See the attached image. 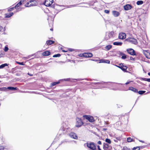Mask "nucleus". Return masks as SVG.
<instances>
[{"label": "nucleus", "instance_id": "1", "mask_svg": "<svg viewBox=\"0 0 150 150\" xmlns=\"http://www.w3.org/2000/svg\"><path fill=\"white\" fill-rule=\"evenodd\" d=\"M86 145L91 150H96V147L95 144L93 142H88L84 144V146Z\"/></svg>", "mask_w": 150, "mask_h": 150}, {"label": "nucleus", "instance_id": "2", "mask_svg": "<svg viewBox=\"0 0 150 150\" xmlns=\"http://www.w3.org/2000/svg\"><path fill=\"white\" fill-rule=\"evenodd\" d=\"M70 130L69 127L66 125V123H63L60 130L63 131V133H65L69 131Z\"/></svg>", "mask_w": 150, "mask_h": 150}, {"label": "nucleus", "instance_id": "3", "mask_svg": "<svg viewBox=\"0 0 150 150\" xmlns=\"http://www.w3.org/2000/svg\"><path fill=\"white\" fill-rule=\"evenodd\" d=\"M113 34L114 32L112 31L106 32L104 39L106 40H108L110 38L112 37Z\"/></svg>", "mask_w": 150, "mask_h": 150}, {"label": "nucleus", "instance_id": "4", "mask_svg": "<svg viewBox=\"0 0 150 150\" xmlns=\"http://www.w3.org/2000/svg\"><path fill=\"white\" fill-rule=\"evenodd\" d=\"M30 2L31 3V4H30V3L28 2L25 4V6L26 7H29L31 6H35L37 4V3L35 0H30Z\"/></svg>", "mask_w": 150, "mask_h": 150}, {"label": "nucleus", "instance_id": "5", "mask_svg": "<svg viewBox=\"0 0 150 150\" xmlns=\"http://www.w3.org/2000/svg\"><path fill=\"white\" fill-rule=\"evenodd\" d=\"M125 41L128 42L132 44H133L134 45H136L137 43V40L134 38H128L126 39L125 40Z\"/></svg>", "mask_w": 150, "mask_h": 150}, {"label": "nucleus", "instance_id": "6", "mask_svg": "<svg viewBox=\"0 0 150 150\" xmlns=\"http://www.w3.org/2000/svg\"><path fill=\"white\" fill-rule=\"evenodd\" d=\"M76 127H81L83 124V122L81 119L80 118L77 117L76 118Z\"/></svg>", "mask_w": 150, "mask_h": 150}, {"label": "nucleus", "instance_id": "7", "mask_svg": "<svg viewBox=\"0 0 150 150\" xmlns=\"http://www.w3.org/2000/svg\"><path fill=\"white\" fill-rule=\"evenodd\" d=\"M8 89L9 90H17V88L16 87H8L7 88H0V91H6Z\"/></svg>", "mask_w": 150, "mask_h": 150}, {"label": "nucleus", "instance_id": "8", "mask_svg": "<svg viewBox=\"0 0 150 150\" xmlns=\"http://www.w3.org/2000/svg\"><path fill=\"white\" fill-rule=\"evenodd\" d=\"M118 67L121 69L124 72H128V71L126 70L127 68V67L125 66L121 65V64H120V66H117Z\"/></svg>", "mask_w": 150, "mask_h": 150}, {"label": "nucleus", "instance_id": "9", "mask_svg": "<svg viewBox=\"0 0 150 150\" xmlns=\"http://www.w3.org/2000/svg\"><path fill=\"white\" fill-rule=\"evenodd\" d=\"M126 34L125 33L121 32L119 33V38L120 39L123 40L125 38Z\"/></svg>", "mask_w": 150, "mask_h": 150}, {"label": "nucleus", "instance_id": "10", "mask_svg": "<svg viewBox=\"0 0 150 150\" xmlns=\"http://www.w3.org/2000/svg\"><path fill=\"white\" fill-rule=\"evenodd\" d=\"M127 51L128 53L131 55H134L136 54L135 51L132 49H127Z\"/></svg>", "mask_w": 150, "mask_h": 150}, {"label": "nucleus", "instance_id": "11", "mask_svg": "<svg viewBox=\"0 0 150 150\" xmlns=\"http://www.w3.org/2000/svg\"><path fill=\"white\" fill-rule=\"evenodd\" d=\"M132 8V6L129 4H127L124 6V9L125 11H127L130 10Z\"/></svg>", "mask_w": 150, "mask_h": 150}, {"label": "nucleus", "instance_id": "12", "mask_svg": "<svg viewBox=\"0 0 150 150\" xmlns=\"http://www.w3.org/2000/svg\"><path fill=\"white\" fill-rule=\"evenodd\" d=\"M69 136L71 138L75 139H77L78 137L76 134L74 132H71L69 134Z\"/></svg>", "mask_w": 150, "mask_h": 150}, {"label": "nucleus", "instance_id": "13", "mask_svg": "<svg viewBox=\"0 0 150 150\" xmlns=\"http://www.w3.org/2000/svg\"><path fill=\"white\" fill-rule=\"evenodd\" d=\"M85 116L86 119L89 122H93L94 121V119L93 117L88 115H86Z\"/></svg>", "mask_w": 150, "mask_h": 150}, {"label": "nucleus", "instance_id": "14", "mask_svg": "<svg viewBox=\"0 0 150 150\" xmlns=\"http://www.w3.org/2000/svg\"><path fill=\"white\" fill-rule=\"evenodd\" d=\"M24 0H21V1H20L19 2H18L14 7V8L16 9H20V10H18V11H21V9L20 8H18L22 4V1H23Z\"/></svg>", "mask_w": 150, "mask_h": 150}, {"label": "nucleus", "instance_id": "15", "mask_svg": "<svg viewBox=\"0 0 150 150\" xmlns=\"http://www.w3.org/2000/svg\"><path fill=\"white\" fill-rule=\"evenodd\" d=\"M52 4L49 0H46L44 3L45 5L47 6H50Z\"/></svg>", "mask_w": 150, "mask_h": 150}, {"label": "nucleus", "instance_id": "16", "mask_svg": "<svg viewBox=\"0 0 150 150\" xmlns=\"http://www.w3.org/2000/svg\"><path fill=\"white\" fill-rule=\"evenodd\" d=\"M99 63H103L110 64V62L109 60L105 59H101L99 60Z\"/></svg>", "mask_w": 150, "mask_h": 150}, {"label": "nucleus", "instance_id": "17", "mask_svg": "<svg viewBox=\"0 0 150 150\" xmlns=\"http://www.w3.org/2000/svg\"><path fill=\"white\" fill-rule=\"evenodd\" d=\"M75 80L77 81H81L82 80V79H71L70 78H68L66 79H62V80L63 81H72V80Z\"/></svg>", "mask_w": 150, "mask_h": 150}, {"label": "nucleus", "instance_id": "18", "mask_svg": "<svg viewBox=\"0 0 150 150\" xmlns=\"http://www.w3.org/2000/svg\"><path fill=\"white\" fill-rule=\"evenodd\" d=\"M50 54V53L49 51H46L43 52L42 55L43 56H48Z\"/></svg>", "mask_w": 150, "mask_h": 150}, {"label": "nucleus", "instance_id": "19", "mask_svg": "<svg viewBox=\"0 0 150 150\" xmlns=\"http://www.w3.org/2000/svg\"><path fill=\"white\" fill-rule=\"evenodd\" d=\"M129 90L132 91L135 93H138V90L137 89L132 87H129Z\"/></svg>", "mask_w": 150, "mask_h": 150}, {"label": "nucleus", "instance_id": "20", "mask_svg": "<svg viewBox=\"0 0 150 150\" xmlns=\"http://www.w3.org/2000/svg\"><path fill=\"white\" fill-rule=\"evenodd\" d=\"M109 147V145L108 144L105 143H103V148L104 150H107L108 149Z\"/></svg>", "mask_w": 150, "mask_h": 150}, {"label": "nucleus", "instance_id": "21", "mask_svg": "<svg viewBox=\"0 0 150 150\" xmlns=\"http://www.w3.org/2000/svg\"><path fill=\"white\" fill-rule=\"evenodd\" d=\"M112 14L113 16L115 17L118 16L120 15V13L119 12L115 11H112Z\"/></svg>", "mask_w": 150, "mask_h": 150}, {"label": "nucleus", "instance_id": "22", "mask_svg": "<svg viewBox=\"0 0 150 150\" xmlns=\"http://www.w3.org/2000/svg\"><path fill=\"white\" fill-rule=\"evenodd\" d=\"M13 15V12L10 13L8 14H6L5 17L6 18H9L12 16Z\"/></svg>", "mask_w": 150, "mask_h": 150}, {"label": "nucleus", "instance_id": "23", "mask_svg": "<svg viewBox=\"0 0 150 150\" xmlns=\"http://www.w3.org/2000/svg\"><path fill=\"white\" fill-rule=\"evenodd\" d=\"M54 42V41L52 40H47L46 41V44L47 45H51Z\"/></svg>", "mask_w": 150, "mask_h": 150}, {"label": "nucleus", "instance_id": "24", "mask_svg": "<svg viewBox=\"0 0 150 150\" xmlns=\"http://www.w3.org/2000/svg\"><path fill=\"white\" fill-rule=\"evenodd\" d=\"M112 46L109 45L106 46L105 47V50H109L112 48Z\"/></svg>", "mask_w": 150, "mask_h": 150}, {"label": "nucleus", "instance_id": "25", "mask_svg": "<svg viewBox=\"0 0 150 150\" xmlns=\"http://www.w3.org/2000/svg\"><path fill=\"white\" fill-rule=\"evenodd\" d=\"M122 44V42H114L113 43V44L115 45L121 46Z\"/></svg>", "mask_w": 150, "mask_h": 150}, {"label": "nucleus", "instance_id": "26", "mask_svg": "<svg viewBox=\"0 0 150 150\" xmlns=\"http://www.w3.org/2000/svg\"><path fill=\"white\" fill-rule=\"evenodd\" d=\"M120 55H122L121 57V58L123 59H125L126 58V56L125 54H124L122 53H120Z\"/></svg>", "mask_w": 150, "mask_h": 150}, {"label": "nucleus", "instance_id": "27", "mask_svg": "<svg viewBox=\"0 0 150 150\" xmlns=\"http://www.w3.org/2000/svg\"><path fill=\"white\" fill-rule=\"evenodd\" d=\"M8 64L6 63L4 64H1L0 66V69H2L4 67H5L7 66Z\"/></svg>", "mask_w": 150, "mask_h": 150}, {"label": "nucleus", "instance_id": "28", "mask_svg": "<svg viewBox=\"0 0 150 150\" xmlns=\"http://www.w3.org/2000/svg\"><path fill=\"white\" fill-rule=\"evenodd\" d=\"M127 141L128 142H131L132 141H134L133 139H132L130 137H129L127 138Z\"/></svg>", "mask_w": 150, "mask_h": 150}, {"label": "nucleus", "instance_id": "29", "mask_svg": "<svg viewBox=\"0 0 150 150\" xmlns=\"http://www.w3.org/2000/svg\"><path fill=\"white\" fill-rule=\"evenodd\" d=\"M143 2L142 1H138L137 2V4L138 5H140L142 4Z\"/></svg>", "mask_w": 150, "mask_h": 150}, {"label": "nucleus", "instance_id": "30", "mask_svg": "<svg viewBox=\"0 0 150 150\" xmlns=\"http://www.w3.org/2000/svg\"><path fill=\"white\" fill-rule=\"evenodd\" d=\"M94 83L95 84H97L98 85H104L105 83H104V82H98V83Z\"/></svg>", "mask_w": 150, "mask_h": 150}, {"label": "nucleus", "instance_id": "31", "mask_svg": "<svg viewBox=\"0 0 150 150\" xmlns=\"http://www.w3.org/2000/svg\"><path fill=\"white\" fill-rule=\"evenodd\" d=\"M145 91H139L138 92L139 93V94L140 95L143 94L145 92Z\"/></svg>", "mask_w": 150, "mask_h": 150}, {"label": "nucleus", "instance_id": "32", "mask_svg": "<svg viewBox=\"0 0 150 150\" xmlns=\"http://www.w3.org/2000/svg\"><path fill=\"white\" fill-rule=\"evenodd\" d=\"M105 141L106 142H107L109 144H110L111 143V141L110 139H108V138H107L105 139Z\"/></svg>", "mask_w": 150, "mask_h": 150}, {"label": "nucleus", "instance_id": "33", "mask_svg": "<svg viewBox=\"0 0 150 150\" xmlns=\"http://www.w3.org/2000/svg\"><path fill=\"white\" fill-rule=\"evenodd\" d=\"M140 148L139 146L134 147L133 148L132 150H139Z\"/></svg>", "mask_w": 150, "mask_h": 150}, {"label": "nucleus", "instance_id": "34", "mask_svg": "<svg viewBox=\"0 0 150 150\" xmlns=\"http://www.w3.org/2000/svg\"><path fill=\"white\" fill-rule=\"evenodd\" d=\"M8 50V48L7 46H5L4 48V50L5 52H7Z\"/></svg>", "mask_w": 150, "mask_h": 150}, {"label": "nucleus", "instance_id": "35", "mask_svg": "<svg viewBox=\"0 0 150 150\" xmlns=\"http://www.w3.org/2000/svg\"><path fill=\"white\" fill-rule=\"evenodd\" d=\"M61 56V55L60 54H56L53 56V57H59Z\"/></svg>", "mask_w": 150, "mask_h": 150}, {"label": "nucleus", "instance_id": "36", "mask_svg": "<svg viewBox=\"0 0 150 150\" xmlns=\"http://www.w3.org/2000/svg\"><path fill=\"white\" fill-rule=\"evenodd\" d=\"M16 62L17 64H19L20 65H25V64H24V63L23 62Z\"/></svg>", "mask_w": 150, "mask_h": 150}, {"label": "nucleus", "instance_id": "37", "mask_svg": "<svg viewBox=\"0 0 150 150\" xmlns=\"http://www.w3.org/2000/svg\"><path fill=\"white\" fill-rule=\"evenodd\" d=\"M14 7H12L11 8H9L8 9V11L9 12L13 10L14 9Z\"/></svg>", "mask_w": 150, "mask_h": 150}, {"label": "nucleus", "instance_id": "38", "mask_svg": "<svg viewBox=\"0 0 150 150\" xmlns=\"http://www.w3.org/2000/svg\"><path fill=\"white\" fill-rule=\"evenodd\" d=\"M122 150H130V149L128 148L127 147L125 146L123 147Z\"/></svg>", "mask_w": 150, "mask_h": 150}, {"label": "nucleus", "instance_id": "39", "mask_svg": "<svg viewBox=\"0 0 150 150\" xmlns=\"http://www.w3.org/2000/svg\"><path fill=\"white\" fill-rule=\"evenodd\" d=\"M88 57H92L93 54L91 53H88Z\"/></svg>", "mask_w": 150, "mask_h": 150}, {"label": "nucleus", "instance_id": "40", "mask_svg": "<svg viewBox=\"0 0 150 150\" xmlns=\"http://www.w3.org/2000/svg\"><path fill=\"white\" fill-rule=\"evenodd\" d=\"M78 56H79V57H84V53L79 54Z\"/></svg>", "mask_w": 150, "mask_h": 150}, {"label": "nucleus", "instance_id": "41", "mask_svg": "<svg viewBox=\"0 0 150 150\" xmlns=\"http://www.w3.org/2000/svg\"><path fill=\"white\" fill-rule=\"evenodd\" d=\"M4 147L2 145H0V150H4Z\"/></svg>", "mask_w": 150, "mask_h": 150}, {"label": "nucleus", "instance_id": "42", "mask_svg": "<svg viewBox=\"0 0 150 150\" xmlns=\"http://www.w3.org/2000/svg\"><path fill=\"white\" fill-rule=\"evenodd\" d=\"M84 57H88V53H84Z\"/></svg>", "mask_w": 150, "mask_h": 150}, {"label": "nucleus", "instance_id": "43", "mask_svg": "<svg viewBox=\"0 0 150 150\" xmlns=\"http://www.w3.org/2000/svg\"><path fill=\"white\" fill-rule=\"evenodd\" d=\"M56 83L54 82L51 83V86H53L56 85Z\"/></svg>", "mask_w": 150, "mask_h": 150}, {"label": "nucleus", "instance_id": "44", "mask_svg": "<svg viewBox=\"0 0 150 150\" xmlns=\"http://www.w3.org/2000/svg\"><path fill=\"white\" fill-rule=\"evenodd\" d=\"M104 12H105V13H107V14L109 13V10H105L104 11Z\"/></svg>", "mask_w": 150, "mask_h": 150}, {"label": "nucleus", "instance_id": "45", "mask_svg": "<svg viewBox=\"0 0 150 150\" xmlns=\"http://www.w3.org/2000/svg\"><path fill=\"white\" fill-rule=\"evenodd\" d=\"M147 78H142L141 79L142 80L147 81Z\"/></svg>", "mask_w": 150, "mask_h": 150}, {"label": "nucleus", "instance_id": "46", "mask_svg": "<svg viewBox=\"0 0 150 150\" xmlns=\"http://www.w3.org/2000/svg\"><path fill=\"white\" fill-rule=\"evenodd\" d=\"M130 59L131 60H133V61L135 60V58H133V57H130Z\"/></svg>", "mask_w": 150, "mask_h": 150}, {"label": "nucleus", "instance_id": "47", "mask_svg": "<svg viewBox=\"0 0 150 150\" xmlns=\"http://www.w3.org/2000/svg\"><path fill=\"white\" fill-rule=\"evenodd\" d=\"M68 50L71 52H72L73 51L74 49H72L69 48L68 49Z\"/></svg>", "mask_w": 150, "mask_h": 150}, {"label": "nucleus", "instance_id": "48", "mask_svg": "<svg viewBox=\"0 0 150 150\" xmlns=\"http://www.w3.org/2000/svg\"><path fill=\"white\" fill-rule=\"evenodd\" d=\"M132 81H129L127 82L125 84L126 85H127V84H129V83H130V82H132Z\"/></svg>", "mask_w": 150, "mask_h": 150}, {"label": "nucleus", "instance_id": "49", "mask_svg": "<svg viewBox=\"0 0 150 150\" xmlns=\"http://www.w3.org/2000/svg\"><path fill=\"white\" fill-rule=\"evenodd\" d=\"M3 54L1 53V52H0V57H2Z\"/></svg>", "mask_w": 150, "mask_h": 150}, {"label": "nucleus", "instance_id": "50", "mask_svg": "<svg viewBox=\"0 0 150 150\" xmlns=\"http://www.w3.org/2000/svg\"><path fill=\"white\" fill-rule=\"evenodd\" d=\"M98 144H101V142L100 141H98Z\"/></svg>", "mask_w": 150, "mask_h": 150}, {"label": "nucleus", "instance_id": "51", "mask_svg": "<svg viewBox=\"0 0 150 150\" xmlns=\"http://www.w3.org/2000/svg\"><path fill=\"white\" fill-rule=\"evenodd\" d=\"M97 147L98 150H101V149L100 148V147L99 146H98Z\"/></svg>", "mask_w": 150, "mask_h": 150}, {"label": "nucleus", "instance_id": "52", "mask_svg": "<svg viewBox=\"0 0 150 150\" xmlns=\"http://www.w3.org/2000/svg\"><path fill=\"white\" fill-rule=\"evenodd\" d=\"M55 82L56 83L55 84H56V85L57 84H59L60 83V81H58L56 82Z\"/></svg>", "mask_w": 150, "mask_h": 150}, {"label": "nucleus", "instance_id": "53", "mask_svg": "<svg viewBox=\"0 0 150 150\" xmlns=\"http://www.w3.org/2000/svg\"><path fill=\"white\" fill-rule=\"evenodd\" d=\"M30 56H28V57H24V58L25 59H28L29 58H30Z\"/></svg>", "mask_w": 150, "mask_h": 150}, {"label": "nucleus", "instance_id": "54", "mask_svg": "<svg viewBox=\"0 0 150 150\" xmlns=\"http://www.w3.org/2000/svg\"><path fill=\"white\" fill-rule=\"evenodd\" d=\"M71 7H75L76 6V5H74L71 6Z\"/></svg>", "mask_w": 150, "mask_h": 150}, {"label": "nucleus", "instance_id": "55", "mask_svg": "<svg viewBox=\"0 0 150 150\" xmlns=\"http://www.w3.org/2000/svg\"><path fill=\"white\" fill-rule=\"evenodd\" d=\"M147 81L149 82H150V79H147Z\"/></svg>", "mask_w": 150, "mask_h": 150}, {"label": "nucleus", "instance_id": "56", "mask_svg": "<svg viewBox=\"0 0 150 150\" xmlns=\"http://www.w3.org/2000/svg\"><path fill=\"white\" fill-rule=\"evenodd\" d=\"M62 51L64 52H67V50H62Z\"/></svg>", "mask_w": 150, "mask_h": 150}, {"label": "nucleus", "instance_id": "57", "mask_svg": "<svg viewBox=\"0 0 150 150\" xmlns=\"http://www.w3.org/2000/svg\"><path fill=\"white\" fill-rule=\"evenodd\" d=\"M2 28V27L0 26V31H1V30Z\"/></svg>", "mask_w": 150, "mask_h": 150}, {"label": "nucleus", "instance_id": "58", "mask_svg": "<svg viewBox=\"0 0 150 150\" xmlns=\"http://www.w3.org/2000/svg\"><path fill=\"white\" fill-rule=\"evenodd\" d=\"M139 141L141 142H142V143H144V141H143L142 140H139Z\"/></svg>", "mask_w": 150, "mask_h": 150}, {"label": "nucleus", "instance_id": "59", "mask_svg": "<svg viewBox=\"0 0 150 150\" xmlns=\"http://www.w3.org/2000/svg\"><path fill=\"white\" fill-rule=\"evenodd\" d=\"M116 83V84H120V85H122V83Z\"/></svg>", "mask_w": 150, "mask_h": 150}, {"label": "nucleus", "instance_id": "60", "mask_svg": "<svg viewBox=\"0 0 150 150\" xmlns=\"http://www.w3.org/2000/svg\"><path fill=\"white\" fill-rule=\"evenodd\" d=\"M50 1H51V2H52V3L53 2V0H49Z\"/></svg>", "mask_w": 150, "mask_h": 150}, {"label": "nucleus", "instance_id": "61", "mask_svg": "<svg viewBox=\"0 0 150 150\" xmlns=\"http://www.w3.org/2000/svg\"><path fill=\"white\" fill-rule=\"evenodd\" d=\"M99 87H100V88H104L105 87H104L103 86H100Z\"/></svg>", "mask_w": 150, "mask_h": 150}, {"label": "nucleus", "instance_id": "62", "mask_svg": "<svg viewBox=\"0 0 150 150\" xmlns=\"http://www.w3.org/2000/svg\"><path fill=\"white\" fill-rule=\"evenodd\" d=\"M148 74L149 76H150V72H149V73H148Z\"/></svg>", "mask_w": 150, "mask_h": 150}, {"label": "nucleus", "instance_id": "63", "mask_svg": "<svg viewBox=\"0 0 150 150\" xmlns=\"http://www.w3.org/2000/svg\"><path fill=\"white\" fill-rule=\"evenodd\" d=\"M53 30V29L52 28H51L50 29V30L51 31H52Z\"/></svg>", "mask_w": 150, "mask_h": 150}, {"label": "nucleus", "instance_id": "64", "mask_svg": "<svg viewBox=\"0 0 150 150\" xmlns=\"http://www.w3.org/2000/svg\"><path fill=\"white\" fill-rule=\"evenodd\" d=\"M146 57L147 58L150 59V57H148L146 56Z\"/></svg>", "mask_w": 150, "mask_h": 150}]
</instances>
